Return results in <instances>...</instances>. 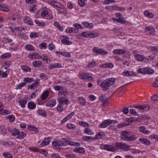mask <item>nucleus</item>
<instances>
[{
    "label": "nucleus",
    "mask_w": 158,
    "mask_h": 158,
    "mask_svg": "<svg viewBox=\"0 0 158 158\" xmlns=\"http://www.w3.org/2000/svg\"><path fill=\"white\" fill-rule=\"evenodd\" d=\"M73 151L74 152L82 153L85 151L84 148L82 147L76 148L74 149Z\"/></svg>",
    "instance_id": "obj_27"
},
{
    "label": "nucleus",
    "mask_w": 158,
    "mask_h": 158,
    "mask_svg": "<svg viewBox=\"0 0 158 158\" xmlns=\"http://www.w3.org/2000/svg\"><path fill=\"white\" fill-rule=\"evenodd\" d=\"M133 107L138 108L139 109H140L142 110H148L149 108V107L148 106H142L141 105L137 106H134Z\"/></svg>",
    "instance_id": "obj_23"
},
{
    "label": "nucleus",
    "mask_w": 158,
    "mask_h": 158,
    "mask_svg": "<svg viewBox=\"0 0 158 158\" xmlns=\"http://www.w3.org/2000/svg\"><path fill=\"white\" fill-rule=\"evenodd\" d=\"M135 58L139 61H143L145 60V62H146L148 61L151 58L150 56L145 57L143 55H140V54H136L135 56Z\"/></svg>",
    "instance_id": "obj_5"
},
{
    "label": "nucleus",
    "mask_w": 158,
    "mask_h": 158,
    "mask_svg": "<svg viewBox=\"0 0 158 158\" xmlns=\"http://www.w3.org/2000/svg\"><path fill=\"white\" fill-rule=\"evenodd\" d=\"M51 139L50 137L45 138L41 143L40 145V147H42L44 146L48 145L49 142L51 141Z\"/></svg>",
    "instance_id": "obj_11"
},
{
    "label": "nucleus",
    "mask_w": 158,
    "mask_h": 158,
    "mask_svg": "<svg viewBox=\"0 0 158 158\" xmlns=\"http://www.w3.org/2000/svg\"><path fill=\"white\" fill-rule=\"evenodd\" d=\"M115 82V79L114 78H111L106 79L103 81L100 85L102 89L106 90L108 89L110 86L113 85Z\"/></svg>",
    "instance_id": "obj_2"
},
{
    "label": "nucleus",
    "mask_w": 158,
    "mask_h": 158,
    "mask_svg": "<svg viewBox=\"0 0 158 158\" xmlns=\"http://www.w3.org/2000/svg\"><path fill=\"white\" fill-rule=\"evenodd\" d=\"M81 35L87 38L89 37L93 38L98 36L99 34H96L93 33H88L87 32H83L81 33Z\"/></svg>",
    "instance_id": "obj_6"
},
{
    "label": "nucleus",
    "mask_w": 158,
    "mask_h": 158,
    "mask_svg": "<svg viewBox=\"0 0 158 158\" xmlns=\"http://www.w3.org/2000/svg\"><path fill=\"white\" fill-rule=\"evenodd\" d=\"M37 113L39 115H41L43 117H46L47 116L46 112L43 110H37Z\"/></svg>",
    "instance_id": "obj_26"
},
{
    "label": "nucleus",
    "mask_w": 158,
    "mask_h": 158,
    "mask_svg": "<svg viewBox=\"0 0 158 158\" xmlns=\"http://www.w3.org/2000/svg\"><path fill=\"white\" fill-rule=\"evenodd\" d=\"M58 94L59 95H63L65 96L68 94V93L67 91L63 90H61L58 92Z\"/></svg>",
    "instance_id": "obj_52"
},
{
    "label": "nucleus",
    "mask_w": 158,
    "mask_h": 158,
    "mask_svg": "<svg viewBox=\"0 0 158 158\" xmlns=\"http://www.w3.org/2000/svg\"><path fill=\"white\" fill-rule=\"evenodd\" d=\"M93 51L95 53H99L103 55H106L107 53V51H104V50L102 49H98L96 47H94L93 49Z\"/></svg>",
    "instance_id": "obj_8"
},
{
    "label": "nucleus",
    "mask_w": 158,
    "mask_h": 158,
    "mask_svg": "<svg viewBox=\"0 0 158 158\" xmlns=\"http://www.w3.org/2000/svg\"><path fill=\"white\" fill-rule=\"evenodd\" d=\"M52 145L53 148L57 150L60 149V147L62 146L61 143L59 142L54 141L52 143Z\"/></svg>",
    "instance_id": "obj_12"
},
{
    "label": "nucleus",
    "mask_w": 158,
    "mask_h": 158,
    "mask_svg": "<svg viewBox=\"0 0 158 158\" xmlns=\"http://www.w3.org/2000/svg\"><path fill=\"white\" fill-rule=\"evenodd\" d=\"M54 88L55 90L56 91H60V90H64V89L63 87L59 86V85H56L54 86Z\"/></svg>",
    "instance_id": "obj_50"
},
{
    "label": "nucleus",
    "mask_w": 158,
    "mask_h": 158,
    "mask_svg": "<svg viewBox=\"0 0 158 158\" xmlns=\"http://www.w3.org/2000/svg\"><path fill=\"white\" fill-rule=\"evenodd\" d=\"M49 94V92L48 90H46L41 94V97L42 100H45L48 97Z\"/></svg>",
    "instance_id": "obj_22"
},
{
    "label": "nucleus",
    "mask_w": 158,
    "mask_h": 158,
    "mask_svg": "<svg viewBox=\"0 0 158 158\" xmlns=\"http://www.w3.org/2000/svg\"><path fill=\"white\" fill-rule=\"evenodd\" d=\"M104 135V133L103 132H100L96 135L95 138L96 139H99Z\"/></svg>",
    "instance_id": "obj_49"
},
{
    "label": "nucleus",
    "mask_w": 158,
    "mask_h": 158,
    "mask_svg": "<svg viewBox=\"0 0 158 158\" xmlns=\"http://www.w3.org/2000/svg\"><path fill=\"white\" fill-rule=\"evenodd\" d=\"M40 49L43 48L46 49L47 48V44L46 43H42L40 44Z\"/></svg>",
    "instance_id": "obj_59"
},
{
    "label": "nucleus",
    "mask_w": 158,
    "mask_h": 158,
    "mask_svg": "<svg viewBox=\"0 0 158 158\" xmlns=\"http://www.w3.org/2000/svg\"><path fill=\"white\" fill-rule=\"evenodd\" d=\"M6 118L7 119H9L10 122H13L15 119V116L13 115H9Z\"/></svg>",
    "instance_id": "obj_48"
},
{
    "label": "nucleus",
    "mask_w": 158,
    "mask_h": 158,
    "mask_svg": "<svg viewBox=\"0 0 158 158\" xmlns=\"http://www.w3.org/2000/svg\"><path fill=\"white\" fill-rule=\"evenodd\" d=\"M59 104H61L64 103L65 99L63 97H62L58 100Z\"/></svg>",
    "instance_id": "obj_58"
},
{
    "label": "nucleus",
    "mask_w": 158,
    "mask_h": 158,
    "mask_svg": "<svg viewBox=\"0 0 158 158\" xmlns=\"http://www.w3.org/2000/svg\"><path fill=\"white\" fill-rule=\"evenodd\" d=\"M94 138L91 136H83L82 137V139L86 141H90L91 140H93L94 139Z\"/></svg>",
    "instance_id": "obj_33"
},
{
    "label": "nucleus",
    "mask_w": 158,
    "mask_h": 158,
    "mask_svg": "<svg viewBox=\"0 0 158 158\" xmlns=\"http://www.w3.org/2000/svg\"><path fill=\"white\" fill-rule=\"evenodd\" d=\"M35 22L38 26H42V27H43L45 25V24L44 23L40 22L38 20H35Z\"/></svg>",
    "instance_id": "obj_43"
},
{
    "label": "nucleus",
    "mask_w": 158,
    "mask_h": 158,
    "mask_svg": "<svg viewBox=\"0 0 158 158\" xmlns=\"http://www.w3.org/2000/svg\"><path fill=\"white\" fill-rule=\"evenodd\" d=\"M21 68L22 69V70L25 72H30L31 71V69L28 67L26 66H21Z\"/></svg>",
    "instance_id": "obj_42"
},
{
    "label": "nucleus",
    "mask_w": 158,
    "mask_h": 158,
    "mask_svg": "<svg viewBox=\"0 0 158 158\" xmlns=\"http://www.w3.org/2000/svg\"><path fill=\"white\" fill-rule=\"evenodd\" d=\"M126 50L121 49H115L114 50L113 52V53L118 55L126 53Z\"/></svg>",
    "instance_id": "obj_19"
},
{
    "label": "nucleus",
    "mask_w": 158,
    "mask_h": 158,
    "mask_svg": "<svg viewBox=\"0 0 158 158\" xmlns=\"http://www.w3.org/2000/svg\"><path fill=\"white\" fill-rule=\"evenodd\" d=\"M11 56V54L10 53H7L2 55L0 57L2 59L10 58Z\"/></svg>",
    "instance_id": "obj_36"
},
{
    "label": "nucleus",
    "mask_w": 158,
    "mask_h": 158,
    "mask_svg": "<svg viewBox=\"0 0 158 158\" xmlns=\"http://www.w3.org/2000/svg\"><path fill=\"white\" fill-rule=\"evenodd\" d=\"M139 130L140 132L144 134H148L150 133V131L146 130L145 127L143 126L139 127Z\"/></svg>",
    "instance_id": "obj_13"
},
{
    "label": "nucleus",
    "mask_w": 158,
    "mask_h": 158,
    "mask_svg": "<svg viewBox=\"0 0 158 158\" xmlns=\"http://www.w3.org/2000/svg\"><path fill=\"white\" fill-rule=\"evenodd\" d=\"M35 104L33 102H30L28 103V108L31 109H34L36 107Z\"/></svg>",
    "instance_id": "obj_28"
},
{
    "label": "nucleus",
    "mask_w": 158,
    "mask_h": 158,
    "mask_svg": "<svg viewBox=\"0 0 158 158\" xmlns=\"http://www.w3.org/2000/svg\"><path fill=\"white\" fill-rule=\"evenodd\" d=\"M56 53L57 54H60L66 57H70V53L67 52H57L56 51Z\"/></svg>",
    "instance_id": "obj_21"
},
{
    "label": "nucleus",
    "mask_w": 158,
    "mask_h": 158,
    "mask_svg": "<svg viewBox=\"0 0 158 158\" xmlns=\"http://www.w3.org/2000/svg\"><path fill=\"white\" fill-rule=\"evenodd\" d=\"M3 155L6 158H12V155L8 152L4 153L3 154Z\"/></svg>",
    "instance_id": "obj_51"
},
{
    "label": "nucleus",
    "mask_w": 158,
    "mask_h": 158,
    "mask_svg": "<svg viewBox=\"0 0 158 158\" xmlns=\"http://www.w3.org/2000/svg\"><path fill=\"white\" fill-rule=\"evenodd\" d=\"M24 21L25 23L29 25L32 26L33 25V22L31 19L28 17H25L24 19Z\"/></svg>",
    "instance_id": "obj_17"
},
{
    "label": "nucleus",
    "mask_w": 158,
    "mask_h": 158,
    "mask_svg": "<svg viewBox=\"0 0 158 158\" xmlns=\"http://www.w3.org/2000/svg\"><path fill=\"white\" fill-rule=\"evenodd\" d=\"M104 148L105 150L108 151L113 152L114 150V148L111 146L107 145L104 146Z\"/></svg>",
    "instance_id": "obj_41"
},
{
    "label": "nucleus",
    "mask_w": 158,
    "mask_h": 158,
    "mask_svg": "<svg viewBox=\"0 0 158 158\" xmlns=\"http://www.w3.org/2000/svg\"><path fill=\"white\" fill-rule=\"evenodd\" d=\"M63 140L60 141V143H61L62 146H66L67 145H69V143L70 140L67 138H63Z\"/></svg>",
    "instance_id": "obj_20"
},
{
    "label": "nucleus",
    "mask_w": 158,
    "mask_h": 158,
    "mask_svg": "<svg viewBox=\"0 0 158 158\" xmlns=\"http://www.w3.org/2000/svg\"><path fill=\"white\" fill-rule=\"evenodd\" d=\"M123 74L124 75L127 77H130L133 75L136 76V75H134V73L131 71H127L126 72H124L123 73Z\"/></svg>",
    "instance_id": "obj_32"
},
{
    "label": "nucleus",
    "mask_w": 158,
    "mask_h": 158,
    "mask_svg": "<svg viewBox=\"0 0 158 158\" xmlns=\"http://www.w3.org/2000/svg\"><path fill=\"white\" fill-rule=\"evenodd\" d=\"M155 81L153 84V85L154 87H158V77H156Z\"/></svg>",
    "instance_id": "obj_63"
},
{
    "label": "nucleus",
    "mask_w": 158,
    "mask_h": 158,
    "mask_svg": "<svg viewBox=\"0 0 158 158\" xmlns=\"http://www.w3.org/2000/svg\"><path fill=\"white\" fill-rule=\"evenodd\" d=\"M39 81V79H36L35 82L31 85L30 87V89H33L37 88V87L40 85Z\"/></svg>",
    "instance_id": "obj_10"
},
{
    "label": "nucleus",
    "mask_w": 158,
    "mask_h": 158,
    "mask_svg": "<svg viewBox=\"0 0 158 158\" xmlns=\"http://www.w3.org/2000/svg\"><path fill=\"white\" fill-rule=\"evenodd\" d=\"M130 112L132 114H134L135 116H137L139 115L138 113L135 110L133 109H131L130 110Z\"/></svg>",
    "instance_id": "obj_60"
},
{
    "label": "nucleus",
    "mask_w": 158,
    "mask_h": 158,
    "mask_svg": "<svg viewBox=\"0 0 158 158\" xmlns=\"http://www.w3.org/2000/svg\"><path fill=\"white\" fill-rule=\"evenodd\" d=\"M30 36L31 38H36L38 37V34L36 32H32L31 33Z\"/></svg>",
    "instance_id": "obj_44"
},
{
    "label": "nucleus",
    "mask_w": 158,
    "mask_h": 158,
    "mask_svg": "<svg viewBox=\"0 0 158 158\" xmlns=\"http://www.w3.org/2000/svg\"><path fill=\"white\" fill-rule=\"evenodd\" d=\"M23 81L27 83H31L34 81V78H30L29 77H25Z\"/></svg>",
    "instance_id": "obj_35"
},
{
    "label": "nucleus",
    "mask_w": 158,
    "mask_h": 158,
    "mask_svg": "<svg viewBox=\"0 0 158 158\" xmlns=\"http://www.w3.org/2000/svg\"><path fill=\"white\" fill-rule=\"evenodd\" d=\"M139 73L143 74H153L154 72V71L153 69L149 67L139 69Z\"/></svg>",
    "instance_id": "obj_4"
},
{
    "label": "nucleus",
    "mask_w": 158,
    "mask_h": 158,
    "mask_svg": "<svg viewBox=\"0 0 158 158\" xmlns=\"http://www.w3.org/2000/svg\"><path fill=\"white\" fill-rule=\"evenodd\" d=\"M111 120L110 119L106 120L99 125V127L104 128L107 127L108 125L111 124Z\"/></svg>",
    "instance_id": "obj_9"
},
{
    "label": "nucleus",
    "mask_w": 158,
    "mask_h": 158,
    "mask_svg": "<svg viewBox=\"0 0 158 158\" xmlns=\"http://www.w3.org/2000/svg\"><path fill=\"white\" fill-rule=\"evenodd\" d=\"M51 3L52 5L58 8H62L63 6L61 4L58 2L51 1Z\"/></svg>",
    "instance_id": "obj_30"
},
{
    "label": "nucleus",
    "mask_w": 158,
    "mask_h": 158,
    "mask_svg": "<svg viewBox=\"0 0 158 158\" xmlns=\"http://www.w3.org/2000/svg\"><path fill=\"white\" fill-rule=\"evenodd\" d=\"M79 125H81V126L83 127H89V124L86 122L83 121H80L79 122Z\"/></svg>",
    "instance_id": "obj_46"
},
{
    "label": "nucleus",
    "mask_w": 158,
    "mask_h": 158,
    "mask_svg": "<svg viewBox=\"0 0 158 158\" xmlns=\"http://www.w3.org/2000/svg\"><path fill=\"white\" fill-rule=\"evenodd\" d=\"M83 25L86 27L91 28L94 27L93 23H89L87 22H84L83 23Z\"/></svg>",
    "instance_id": "obj_29"
},
{
    "label": "nucleus",
    "mask_w": 158,
    "mask_h": 158,
    "mask_svg": "<svg viewBox=\"0 0 158 158\" xmlns=\"http://www.w3.org/2000/svg\"><path fill=\"white\" fill-rule=\"evenodd\" d=\"M78 101L80 102V103L82 105H85L86 104L85 100L82 97H79L78 99Z\"/></svg>",
    "instance_id": "obj_47"
},
{
    "label": "nucleus",
    "mask_w": 158,
    "mask_h": 158,
    "mask_svg": "<svg viewBox=\"0 0 158 158\" xmlns=\"http://www.w3.org/2000/svg\"><path fill=\"white\" fill-rule=\"evenodd\" d=\"M41 16L45 19H51L53 17L51 13H48L46 11H43L41 13Z\"/></svg>",
    "instance_id": "obj_7"
},
{
    "label": "nucleus",
    "mask_w": 158,
    "mask_h": 158,
    "mask_svg": "<svg viewBox=\"0 0 158 158\" xmlns=\"http://www.w3.org/2000/svg\"><path fill=\"white\" fill-rule=\"evenodd\" d=\"M28 129L30 130V131H35V132H38V129L35 127H31L30 126H28Z\"/></svg>",
    "instance_id": "obj_45"
},
{
    "label": "nucleus",
    "mask_w": 158,
    "mask_h": 158,
    "mask_svg": "<svg viewBox=\"0 0 158 158\" xmlns=\"http://www.w3.org/2000/svg\"><path fill=\"white\" fill-rule=\"evenodd\" d=\"M25 47L27 50L29 51H33L35 50L34 47L30 44L26 45Z\"/></svg>",
    "instance_id": "obj_38"
},
{
    "label": "nucleus",
    "mask_w": 158,
    "mask_h": 158,
    "mask_svg": "<svg viewBox=\"0 0 158 158\" xmlns=\"http://www.w3.org/2000/svg\"><path fill=\"white\" fill-rule=\"evenodd\" d=\"M19 133V131L16 129H15V130L12 131L11 132L12 135L14 136H16L17 135H18Z\"/></svg>",
    "instance_id": "obj_56"
},
{
    "label": "nucleus",
    "mask_w": 158,
    "mask_h": 158,
    "mask_svg": "<svg viewBox=\"0 0 158 158\" xmlns=\"http://www.w3.org/2000/svg\"><path fill=\"white\" fill-rule=\"evenodd\" d=\"M139 140L141 143L146 145H149L150 143L149 140L146 138H141L139 139Z\"/></svg>",
    "instance_id": "obj_16"
},
{
    "label": "nucleus",
    "mask_w": 158,
    "mask_h": 158,
    "mask_svg": "<svg viewBox=\"0 0 158 158\" xmlns=\"http://www.w3.org/2000/svg\"><path fill=\"white\" fill-rule=\"evenodd\" d=\"M67 127L70 129H74L75 128V126L74 125L69 123L67 125Z\"/></svg>",
    "instance_id": "obj_62"
},
{
    "label": "nucleus",
    "mask_w": 158,
    "mask_h": 158,
    "mask_svg": "<svg viewBox=\"0 0 158 158\" xmlns=\"http://www.w3.org/2000/svg\"><path fill=\"white\" fill-rule=\"evenodd\" d=\"M0 10L5 12H8L9 11V9L5 6L0 5Z\"/></svg>",
    "instance_id": "obj_40"
},
{
    "label": "nucleus",
    "mask_w": 158,
    "mask_h": 158,
    "mask_svg": "<svg viewBox=\"0 0 158 158\" xmlns=\"http://www.w3.org/2000/svg\"><path fill=\"white\" fill-rule=\"evenodd\" d=\"M27 84L26 83H25L24 82H23L22 83H19L16 89H20L21 88L25 86Z\"/></svg>",
    "instance_id": "obj_54"
},
{
    "label": "nucleus",
    "mask_w": 158,
    "mask_h": 158,
    "mask_svg": "<svg viewBox=\"0 0 158 158\" xmlns=\"http://www.w3.org/2000/svg\"><path fill=\"white\" fill-rule=\"evenodd\" d=\"M137 119L135 117H131L128 119L127 121L129 122H133L137 121Z\"/></svg>",
    "instance_id": "obj_57"
},
{
    "label": "nucleus",
    "mask_w": 158,
    "mask_h": 158,
    "mask_svg": "<svg viewBox=\"0 0 158 158\" xmlns=\"http://www.w3.org/2000/svg\"><path fill=\"white\" fill-rule=\"evenodd\" d=\"M84 132L85 134L89 135H91L93 134L94 133V132L91 129L88 128H86L84 130Z\"/></svg>",
    "instance_id": "obj_37"
},
{
    "label": "nucleus",
    "mask_w": 158,
    "mask_h": 158,
    "mask_svg": "<svg viewBox=\"0 0 158 158\" xmlns=\"http://www.w3.org/2000/svg\"><path fill=\"white\" fill-rule=\"evenodd\" d=\"M78 29H76L75 27H70L67 28L66 30V31L67 33H71L73 32L74 33H77L78 31Z\"/></svg>",
    "instance_id": "obj_18"
},
{
    "label": "nucleus",
    "mask_w": 158,
    "mask_h": 158,
    "mask_svg": "<svg viewBox=\"0 0 158 158\" xmlns=\"http://www.w3.org/2000/svg\"><path fill=\"white\" fill-rule=\"evenodd\" d=\"M62 66L61 64L58 63H54L52 65H50L51 68H50V69H54L55 68H60Z\"/></svg>",
    "instance_id": "obj_34"
},
{
    "label": "nucleus",
    "mask_w": 158,
    "mask_h": 158,
    "mask_svg": "<svg viewBox=\"0 0 158 158\" xmlns=\"http://www.w3.org/2000/svg\"><path fill=\"white\" fill-rule=\"evenodd\" d=\"M19 103L22 108H24L25 107V105L27 103V101L26 100L22 99L19 101Z\"/></svg>",
    "instance_id": "obj_31"
},
{
    "label": "nucleus",
    "mask_w": 158,
    "mask_h": 158,
    "mask_svg": "<svg viewBox=\"0 0 158 158\" xmlns=\"http://www.w3.org/2000/svg\"><path fill=\"white\" fill-rule=\"evenodd\" d=\"M69 145L71 146L76 145L77 146H80V143H79L75 142L70 140V142L69 143Z\"/></svg>",
    "instance_id": "obj_53"
},
{
    "label": "nucleus",
    "mask_w": 158,
    "mask_h": 158,
    "mask_svg": "<svg viewBox=\"0 0 158 158\" xmlns=\"http://www.w3.org/2000/svg\"><path fill=\"white\" fill-rule=\"evenodd\" d=\"M145 30L146 31V32H148L149 33L151 34H153L155 32L154 29L151 27H146Z\"/></svg>",
    "instance_id": "obj_25"
},
{
    "label": "nucleus",
    "mask_w": 158,
    "mask_h": 158,
    "mask_svg": "<svg viewBox=\"0 0 158 158\" xmlns=\"http://www.w3.org/2000/svg\"><path fill=\"white\" fill-rule=\"evenodd\" d=\"M117 148L118 149L123 150L124 151H127L130 150V146L125 143L118 142L115 144Z\"/></svg>",
    "instance_id": "obj_3"
},
{
    "label": "nucleus",
    "mask_w": 158,
    "mask_h": 158,
    "mask_svg": "<svg viewBox=\"0 0 158 158\" xmlns=\"http://www.w3.org/2000/svg\"><path fill=\"white\" fill-rule=\"evenodd\" d=\"M0 130L2 134H6V129L4 126H0Z\"/></svg>",
    "instance_id": "obj_61"
},
{
    "label": "nucleus",
    "mask_w": 158,
    "mask_h": 158,
    "mask_svg": "<svg viewBox=\"0 0 158 158\" xmlns=\"http://www.w3.org/2000/svg\"><path fill=\"white\" fill-rule=\"evenodd\" d=\"M74 27H76V29H78L80 28V29H82L83 28V27H82V26L78 23H75L74 24Z\"/></svg>",
    "instance_id": "obj_64"
},
{
    "label": "nucleus",
    "mask_w": 158,
    "mask_h": 158,
    "mask_svg": "<svg viewBox=\"0 0 158 158\" xmlns=\"http://www.w3.org/2000/svg\"><path fill=\"white\" fill-rule=\"evenodd\" d=\"M42 64L41 61L40 60H35L32 62L33 66L37 68H38Z\"/></svg>",
    "instance_id": "obj_24"
},
{
    "label": "nucleus",
    "mask_w": 158,
    "mask_h": 158,
    "mask_svg": "<svg viewBox=\"0 0 158 158\" xmlns=\"http://www.w3.org/2000/svg\"><path fill=\"white\" fill-rule=\"evenodd\" d=\"M85 0H79L78 3L81 7H83L85 5Z\"/></svg>",
    "instance_id": "obj_55"
},
{
    "label": "nucleus",
    "mask_w": 158,
    "mask_h": 158,
    "mask_svg": "<svg viewBox=\"0 0 158 158\" xmlns=\"http://www.w3.org/2000/svg\"><path fill=\"white\" fill-rule=\"evenodd\" d=\"M120 136L122 140L128 141H133L138 139L137 135H132L131 132L127 131H122Z\"/></svg>",
    "instance_id": "obj_1"
},
{
    "label": "nucleus",
    "mask_w": 158,
    "mask_h": 158,
    "mask_svg": "<svg viewBox=\"0 0 158 158\" xmlns=\"http://www.w3.org/2000/svg\"><path fill=\"white\" fill-rule=\"evenodd\" d=\"M54 25L55 26L57 27V28L60 31H63V28L61 27L59 23L57 22H55L54 23Z\"/></svg>",
    "instance_id": "obj_39"
},
{
    "label": "nucleus",
    "mask_w": 158,
    "mask_h": 158,
    "mask_svg": "<svg viewBox=\"0 0 158 158\" xmlns=\"http://www.w3.org/2000/svg\"><path fill=\"white\" fill-rule=\"evenodd\" d=\"M69 38L68 37H65V39H64L61 40V42L65 45H71L72 44V42L71 41L69 40Z\"/></svg>",
    "instance_id": "obj_14"
},
{
    "label": "nucleus",
    "mask_w": 158,
    "mask_h": 158,
    "mask_svg": "<svg viewBox=\"0 0 158 158\" xmlns=\"http://www.w3.org/2000/svg\"><path fill=\"white\" fill-rule=\"evenodd\" d=\"M80 78L89 80L91 77L87 73H81L79 75Z\"/></svg>",
    "instance_id": "obj_15"
}]
</instances>
